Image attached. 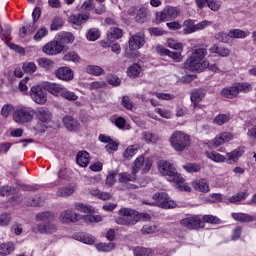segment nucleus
<instances>
[{
	"label": "nucleus",
	"instance_id": "e2e57ef3",
	"mask_svg": "<svg viewBox=\"0 0 256 256\" xmlns=\"http://www.w3.org/2000/svg\"><path fill=\"white\" fill-rule=\"evenodd\" d=\"M114 124L118 127V129H130V126L127 125V120L121 116L115 119Z\"/></svg>",
	"mask_w": 256,
	"mask_h": 256
},
{
	"label": "nucleus",
	"instance_id": "37998d69",
	"mask_svg": "<svg viewBox=\"0 0 256 256\" xmlns=\"http://www.w3.org/2000/svg\"><path fill=\"white\" fill-rule=\"evenodd\" d=\"M206 157H208V159H211V161H214V163H225V156H223L219 152H206Z\"/></svg>",
	"mask_w": 256,
	"mask_h": 256
},
{
	"label": "nucleus",
	"instance_id": "423d86ee",
	"mask_svg": "<svg viewBox=\"0 0 256 256\" xmlns=\"http://www.w3.org/2000/svg\"><path fill=\"white\" fill-rule=\"evenodd\" d=\"M253 91V85L249 82H236L232 86L224 88L221 91L222 97L226 99H235L239 96V93H251Z\"/></svg>",
	"mask_w": 256,
	"mask_h": 256
},
{
	"label": "nucleus",
	"instance_id": "7ed1b4c3",
	"mask_svg": "<svg viewBox=\"0 0 256 256\" xmlns=\"http://www.w3.org/2000/svg\"><path fill=\"white\" fill-rule=\"evenodd\" d=\"M206 56L207 49H195L192 52L191 56L185 61V69H189V71H204V69H207V67H209V62L205 60Z\"/></svg>",
	"mask_w": 256,
	"mask_h": 256
},
{
	"label": "nucleus",
	"instance_id": "13d9d810",
	"mask_svg": "<svg viewBox=\"0 0 256 256\" xmlns=\"http://www.w3.org/2000/svg\"><path fill=\"white\" fill-rule=\"evenodd\" d=\"M63 27V19L61 17H56L52 20V23L50 25L51 31H59Z\"/></svg>",
	"mask_w": 256,
	"mask_h": 256
},
{
	"label": "nucleus",
	"instance_id": "ddd939ff",
	"mask_svg": "<svg viewBox=\"0 0 256 256\" xmlns=\"http://www.w3.org/2000/svg\"><path fill=\"white\" fill-rule=\"evenodd\" d=\"M183 227L186 229H201L203 227V218L200 215L188 216L180 221Z\"/></svg>",
	"mask_w": 256,
	"mask_h": 256
},
{
	"label": "nucleus",
	"instance_id": "4d7b16f0",
	"mask_svg": "<svg viewBox=\"0 0 256 256\" xmlns=\"http://www.w3.org/2000/svg\"><path fill=\"white\" fill-rule=\"evenodd\" d=\"M63 60L73 61V63H79L81 61V57L79 56V54H77V52L71 51L64 55Z\"/></svg>",
	"mask_w": 256,
	"mask_h": 256
},
{
	"label": "nucleus",
	"instance_id": "a211bd4d",
	"mask_svg": "<svg viewBox=\"0 0 256 256\" xmlns=\"http://www.w3.org/2000/svg\"><path fill=\"white\" fill-rule=\"evenodd\" d=\"M156 51L160 55H167L168 57H171L176 63H181L183 61V56H181V51L180 52H173L162 45H157L156 46Z\"/></svg>",
	"mask_w": 256,
	"mask_h": 256
},
{
	"label": "nucleus",
	"instance_id": "c756f323",
	"mask_svg": "<svg viewBox=\"0 0 256 256\" xmlns=\"http://www.w3.org/2000/svg\"><path fill=\"white\" fill-rule=\"evenodd\" d=\"M232 218L240 223H253L255 221L253 216L245 213H232Z\"/></svg>",
	"mask_w": 256,
	"mask_h": 256
},
{
	"label": "nucleus",
	"instance_id": "0e129e2a",
	"mask_svg": "<svg viewBox=\"0 0 256 256\" xmlns=\"http://www.w3.org/2000/svg\"><path fill=\"white\" fill-rule=\"evenodd\" d=\"M100 33L97 28H92L87 33V40L88 41H97L99 39Z\"/></svg>",
	"mask_w": 256,
	"mask_h": 256
},
{
	"label": "nucleus",
	"instance_id": "dca6fc26",
	"mask_svg": "<svg viewBox=\"0 0 256 256\" xmlns=\"http://www.w3.org/2000/svg\"><path fill=\"white\" fill-rule=\"evenodd\" d=\"M34 115L38 121H41V123H49L53 118V114L47 107L37 108L36 111H34Z\"/></svg>",
	"mask_w": 256,
	"mask_h": 256
},
{
	"label": "nucleus",
	"instance_id": "b1692460",
	"mask_svg": "<svg viewBox=\"0 0 256 256\" xmlns=\"http://www.w3.org/2000/svg\"><path fill=\"white\" fill-rule=\"evenodd\" d=\"M91 161V155L87 151H79L76 155V163L79 167H87Z\"/></svg>",
	"mask_w": 256,
	"mask_h": 256
},
{
	"label": "nucleus",
	"instance_id": "c9c22d12",
	"mask_svg": "<svg viewBox=\"0 0 256 256\" xmlns=\"http://www.w3.org/2000/svg\"><path fill=\"white\" fill-rule=\"evenodd\" d=\"M118 181L119 183H130L133 181H137V174H133V172H131V174L127 173V172H122L118 174Z\"/></svg>",
	"mask_w": 256,
	"mask_h": 256
},
{
	"label": "nucleus",
	"instance_id": "473e14b6",
	"mask_svg": "<svg viewBox=\"0 0 256 256\" xmlns=\"http://www.w3.org/2000/svg\"><path fill=\"white\" fill-rule=\"evenodd\" d=\"M89 20V14H75L69 17V21L72 25H83L85 21Z\"/></svg>",
	"mask_w": 256,
	"mask_h": 256
},
{
	"label": "nucleus",
	"instance_id": "5fc2aeb1",
	"mask_svg": "<svg viewBox=\"0 0 256 256\" xmlns=\"http://www.w3.org/2000/svg\"><path fill=\"white\" fill-rule=\"evenodd\" d=\"M142 137L145 143H157V141H159V136L151 132H143Z\"/></svg>",
	"mask_w": 256,
	"mask_h": 256
},
{
	"label": "nucleus",
	"instance_id": "f8f14e48",
	"mask_svg": "<svg viewBox=\"0 0 256 256\" xmlns=\"http://www.w3.org/2000/svg\"><path fill=\"white\" fill-rule=\"evenodd\" d=\"M30 96L37 105H45L47 103V90L39 85L33 86L30 90Z\"/></svg>",
	"mask_w": 256,
	"mask_h": 256
},
{
	"label": "nucleus",
	"instance_id": "f3484780",
	"mask_svg": "<svg viewBox=\"0 0 256 256\" xmlns=\"http://www.w3.org/2000/svg\"><path fill=\"white\" fill-rule=\"evenodd\" d=\"M245 155V150L243 148H236L235 150L229 152L225 156V162L228 165H235L239 161L240 157Z\"/></svg>",
	"mask_w": 256,
	"mask_h": 256
},
{
	"label": "nucleus",
	"instance_id": "6e6d98bb",
	"mask_svg": "<svg viewBox=\"0 0 256 256\" xmlns=\"http://www.w3.org/2000/svg\"><path fill=\"white\" fill-rule=\"evenodd\" d=\"M134 19L137 23H145V19H147V10L145 8L137 10Z\"/></svg>",
	"mask_w": 256,
	"mask_h": 256
},
{
	"label": "nucleus",
	"instance_id": "4468645a",
	"mask_svg": "<svg viewBox=\"0 0 256 256\" xmlns=\"http://www.w3.org/2000/svg\"><path fill=\"white\" fill-rule=\"evenodd\" d=\"M128 43L129 49H131V51H137L138 49H141V47L145 45V33L138 32L132 35Z\"/></svg>",
	"mask_w": 256,
	"mask_h": 256
},
{
	"label": "nucleus",
	"instance_id": "cd10ccee",
	"mask_svg": "<svg viewBox=\"0 0 256 256\" xmlns=\"http://www.w3.org/2000/svg\"><path fill=\"white\" fill-rule=\"evenodd\" d=\"M0 38L2 41H6V45H9V41H11V26L9 24L0 25Z\"/></svg>",
	"mask_w": 256,
	"mask_h": 256
},
{
	"label": "nucleus",
	"instance_id": "3c124183",
	"mask_svg": "<svg viewBox=\"0 0 256 256\" xmlns=\"http://www.w3.org/2000/svg\"><path fill=\"white\" fill-rule=\"evenodd\" d=\"M167 45L170 49H174V51H183V43L178 42L177 40L173 38H169L167 40Z\"/></svg>",
	"mask_w": 256,
	"mask_h": 256
},
{
	"label": "nucleus",
	"instance_id": "de8ad7c7",
	"mask_svg": "<svg viewBox=\"0 0 256 256\" xmlns=\"http://www.w3.org/2000/svg\"><path fill=\"white\" fill-rule=\"evenodd\" d=\"M22 69L24 73H28V75H33L37 71V64L35 62H24L22 65Z\"/></svg>",
	"mask_w": 256,
	"mask_h": 256
},
{
	"label": "nucleus",
	"instance_id": "393cba45",
	"mask_svg": "<svg viewBox=\"0 0 256 256\" xmlns=\"http://www.w3.org/2000/svg\"><path fill=\"white\" fill-rule=\"evenodd\" d=\"M75 41V36L71 32H62L58 35V45H69Z\"/></svg>",
	"mask_w": 256,
	"mask_h": 256
},
{
	"label": "nucleus",
	"instance_id": "6e6552de",
	"mask_svg": "<svg viewBox=\"0 0 256 256\" xmlns=\"http://www.w3.org/2000/svg\"><path fill=\"white\" fill-rule=\"evenodd\" d=\"M33 115H35V110L26 106H18L13 112V121L18 123V125H25L29 121H33Z\"/></svg>",
	"mask_w": 256,
	"mask_h": 256
},
{
	"label": "nucleus",
	"instance_id": "f03ea898",
	"mask_svg": "<svg viewBox=\"0 0 256 256\" xmlns=\"http://www.w3.org/2000/svg\"><path fill=\"white\" fill-rule=\"evenodd\" d=\"M36 221H39L40 223L33 227L34 233H40L41 235H53V233L57 231V225L53 223L55 221V213L51 211L36 214Z\"/></svg>",
	"mask_w": 256,
	"mask_h": 256
},
{
	"label": "nucleus",
	"instance_id": "bf43d9fd",
	"mask_svg": "<svg viewBox=\"0 0 256 256\" xmlns=\"http://www.w3.org/2000/svg\"><path fill=\"white\" fill-rule=\"evenodd\" d=\"M49 35V30L46 27H41L34 35V41H41Z\"/></svg>",
	"mask_w": 256,
	"mask_h": 256
},
{
	"label": "nucleus",
	"instance_id": "6ab92c4d",
	"mask_svg": "<svg viewBox=\"0 0 256 256\" xmlns=\"http://www.w3.org/2000/svg\"><path fill=\"white\" fill-rule=\"evenodd\" d=\"M99 141H101V143H107V145L105 146V149L106 151H108V153H115V151L119 149V143L115 142L114 140H112L111 137L105 134L99 135Z\"/></svg>",
	"mask_w": 256,
	"mask_h": 256
},
{
	"label": "nucleus",
	"instance_id": "4c0bfd02",
	"mask_svg": "<svg viewBox=\"0 0 256 256\" xmlns=\"http://www.w3.org/2000/svg\"><path fill=\"white\" fill-rule=\"evenodd\" d=\"M13 251H15V244H13L12 242L0 244V255L2 256L11 255Z\"/></svg>",
	"mask_w": 256,
	"mask_h": 256
},
{
	"label": "nucleus",
	"instance_id": "e433bc0d",
	"mask_svg": "<svg viewBox=\"0 0 256 256\" xmlns=\"http://www.w3.org/2000/svg\"><path fill=\"white\" fill-rule=\"evenodd\" d=\"M141 66L137 63L132 64L131 66L128 67L127 69V75L128 77H131L132 79H135L141 75Z\"/></svg>",
	"mask_w": 256,
	"mask_h": 256
},
{
	"label": "nucleus",
	"instance_id": "a18cd8bd",
	"mask_svg": "<svg viewBox=\"0 0 256 256\" xmlns=\"http://www.w3.org/2000/svg\"><path fill=\"white\" fill-rule=\"evenodd\" d=\"M96 249L98 251H102L103 253H109V251H113L115 249V244L113 242H109V243L100 242L96 244Z\"/></svg>",
	"mask_w": 256,
	"mask_h": 256
},
{
	"label": "nucleus",
	"instance_id": "f257e3e1",
	"mask_svg": "<svg viewBox=\"0 0 256 256\" xmlns=\"http://www.w3.org/2000/svg\"><path fill=\"white\" fill-rule=\"evenodd\" d=\"M158 169L161 175H164L167 178V181L176 183V187L179 191H186L187 193L191 192V187L185 183V179L177 173V170H175V167H173L171 163L166 160H161L158 162Z\"/></svg>",
	"mask_w": 256,
	"mask_h": 256
},
{
	"label": "nucleus",
	"instance_id": "5701e85b",
	"mask_svg": "<svg viewBox=\"0 0 256 256\" xmlns=\"http://www.w3.org/2000/svg\"><path fill=\"white\" fill-rule=\"evenodd\" d=\"M63 85L57 84V83H51L48 82L45 84V90L50 93V95H53L54 97H59L63 93Z\"/></svg>",
	"mask_w": 256,
	"mask_h": 256
},
{
	"label": "nucleus",
	"instance_id": "c03bdc74",
	"mask_svg": "<svg viewBox=\"0 0 256 256\" xmlns=\"http://www.w3.org/2000/svg\"><path fill=\"white\" fill-rule=\"evenodd\" d=\"M15 193H17V189L13 186H0L1 197H11V195H15Z\"/></svg>",
	"mask_w": 256,
	"mask_h": 256
},
{
	"label": "nucleus",
	"instance_id": "9b49d317",
	"mask_svg": "<svg viewBox=\"0 0 256 256\" xmlns=\"http://www.w3.org/2000/svg\"><path fill=\"white\" fill-rule=\"evenodd\" d=\"M180 14L181 11H179V8L168 6L165 7L161 12L156 13V19L159 21V23L163 21H171V19H177Z\"/></svg>",
	"mask_w": 256,
	"mask_h": 256
},
{
	"label": "nucleus",
	"instance_id": "9d476101",
	"mask_svg": "<svg viewBox=\"0 0 256 256\" xmlns=\"http://www.w3.org/2000/svg\"><path fill=\"white\" fill-rule=\"evenodd\" d=\"M151 167H153V160L151 158H145V155H140L133 162L131 168L132 175H137L140 171L143 174L149 173Z\"/></svg>",
	"mask_w": 256,
	"mask_h": 256
},
{
	"label": "nucleus",
	"instance_id": "a878e982",
	"mask_svg": "<svg viewBox=\"0 0 256 256\" xmlns=\"http://www.w3.org/2000/svg\"><path fill=\"white\" fill-rule=\"evenodd\" d=\"M205 97V94L203 93V90H194L191 93V101H192V107L193 109H197L199 107V103L203 101V98Z\"/></svg>",
	"mask_w": 256,
	"mask_h": 256
},
{
	"label": "nucleus",
	"instance_id": "8fccbe9b",
	"mask_svg": "<svg viewBox=\"0 0 256 256\" xmlns=\"http://www.w3.org/2000/svg\"><path fill=\"white\" fill-rule=\"evenodd\" d=\"M231 120V115L229 114H218L214 118L215 125H225V123H229Z\"/></svg>",
	"mask_w": 256,
	"mask_h": 256
},
{
	"label": "nucleus",
	"instance_id": "680f3d73",
	"mask_svg": "<svg viewBox=\"0 0 256 256\" xmlns=\"http://www.w3.org/2000/svg\"><path fill=\"white\" fill-rule=\"evenodd\" d=\"M183 167L188 173H199L201 171V165L195 163H188Z\"/></svg>",
	"mask_w": 256,
	"mask_h": 256
},
{
	"label": "nucleus",
	"instance_id": "f704fd0d",
	"mask_svg": "<svg viewBox=\"0 0 256 256\" xmlns=\"http://www.w3.org/2000/svg\"><path fill=\"white\" fill-rule=\"evenodd\" d=\"M137 151H139L137 145L128 146L123 152L124 161H131L137 155Z\"/></svg>",
	"mask_w": 256,
	"mask_h": 256
},
{
	"label": "nucleus",
	"instance_id": "4be33fe9",
	"mask_svg": "<svg viewBox=\"0 0 256 256\" xmlns=\"http://www.w3.org/2000/svg\"><path fill=\"white\" fill-rule=\"evenodd\" d=\"M63 124L68 129V131H79L81 124L72 116H65L63 118Z\"/></svg>",
	"mask_w": 256,
	"mask_h": 256
},
{
	"label": "nucleus",
	"instance_id": "2eb2a0df",
	"mask_svg": "<svg viewBox=\"0 0 256 256\" xmlns=\"http://www.w3.org/2000/svg\"><path fill=\"white\" fill-rule=\"evenodd\" d=\"M65 49L64 45H61L56 41H50L46 45L43 46L42 51L46 55H59V53H63Z\"/></svg>",
	"mask_w": 256,
	"mask_h": 256
},
{
	"label": "nucleus",
	"instance_id": "bb28decb",
	"mask_svg": "<svg viewBox=\"0 0 256 256\" xmlns=\"http://www.w3.org/2000/svg\"><path fill=\"white\" fill-rule=\"evenodd\" d=\"M156 233H165V230L158 225H145L142 228L143 235H155Z\"/></svg>",
	"mask_w": 256,
	"mask_h": 256
},
{
	"label": "nucleus",
	"instance_id": "58836bf2",
	"mask_svg": "<svg viewBox=\"0 0 256 256\" xmlns=\"http://www.w3.org/2000/svg\"><path fill=\"white\" fill-rule=\"evenodd\" d=\"M33 33H35V23L22 26L19 30V35L22 37V39L27 37V35H33Z\"/></svg>",
	"mask_w": 256,
	"mask_h": 256
},
{
	"label": "nucleus",
	"instance_id": "20e7f679",
	"mask_svg": "<svg viewBox=\"0 0 256 256\" xmlns=\"http://www.w3.org/2000/svg\"><path fill=\"white\" fill-rule=\"evenodd\" d=\"M81 219L85 223H99L103 221L101 215L81 216L80 214L75 213L72 209L64 210L59 215V221H61V223H65L66 225H69V223H77L78 221H81Z\"/></svg>",
	"mask_w": 256,
	"mask_h": 256
},
{
	"label": "nucleus",
	"instance_id": "338daca9",
	"mask_svg": "<svg viewBox=\"0 0 256 256\" xmlns=\"http://www.w3.org/2000/svg\"><path fill=\"white\" fill-rule=\"evenodd\" d=\"M11 223V214L3 213L0 215V227H6Z\"/></svg>",
	"mask_w": 256,
	"mask_h": 256
},
{
	"label": "nucleus",
	"instance_id": "0eeeda50",
	"mask_svg": "<svg viewBox=\"0 0 256 256\" xmlns=\"http://www.w3.org/2000/svg\"><path fill=\"white\" fill-rule=\"evenodd\" d=\"M116 218L117 225H135L139 221V212L131 208H121Z\"/></svg>",
	"mask_w": 256,
	"mask_h": 256
},
{
	"label": "nucleus",
	"instance_id": "864d4df0",
	"mask_svg": "<svg viewBox=\"0 0 256 256\" xmlns=\"http://www.w3.org/2000/svg\"><path fill=\"white\" fill-rule=\"evenodd\" d=\"M75 210L79 211L80 213H95V208L85 205L83 203H76Z\"/></svg>",
	"mask_w": 256,
	"mask_h": 256
},
{
	"label": "nucleus",
	"instance_id": "7c9ffc66",
	"mask_svg": "<svg viewBox=\"0 0 256 256\" xmlns=\"http://www.w3.org/2000/svg\"><path fill=\"white\" fill-rule=\"evenodd\" d=\"M209 52L217 53V55H219L220 57H229V55H231V50H229V48L224 46H217V45H213L209 49Z\"/></svg>",
	"mask_w": 256,
	"mask_h": 256
},
{
	"label": "nucleus",
	"instance_id": "79ce46f5",
	"mask_svg": "<svg viewBox=\"0 0 256 256\" xmlns=\"http://www.w3.org/2000/svg\"><path fill=\"white\" fill-rule=\"evenodd\" d=\"M75 193V187L73 186H66L59 188L56 192L57 197H69Z\"/></svg>",
	"mask_w": 256,
	"mask_h": 256
},
{
	"label": "nucleus",
	"instance_id": "72a5a7b5",
	"mask_svg": "<svg viewBox=\"0 0 256 256\" xmlns=\"http://www.w3.org/2000/svg\"><path fill=\"white\" fill-rule=\"evenodd\" d=\"M183 27H184L183 29L184 35H191V33L197 32L195 20H192V19L185 20L183 22Z\"/></svg>",
	"mask_w": 256,
	"mask_h": 256
},
{
	"label": "nucleus",
	"instance_id": "a19ab883",
	"mask_svg": "<svg viewBox=\"0 0 256 256\" xmlns=\"http://www.w3.org/2000/svg\"><path fill=\"white\" fill-rule=\"evenodd\" d=\"M247 197H249V192H247V190H245L243 192L234 194L233 196H231L228 199V201H229V203H239L241 201H245V199H247Z\"/></svg>",
	"mask_w": 256,
	"mask_h": 256
},
{
	"label": "nucleus",
	"instance_id": "09e8293b",
	"mask_svg": "<svg viewBox=\"0 0 256 256\" xmlns=\"http://www.w3.org/2000/svg\"><path fill=\"white\" fill-rule=\"evenodd\" d=\"M60 96L62 99H66V101H77V99H79V96H77L75 92H71L65 88H63Z\"/></svg>",
	"mask_w": 256,
	"mask_h": 256
},
{
	"label": "nucleus",
	"instance_id": "052dcab7",
	"mask_svg": "<svg viewBox=\"0 0 256 256\" xmlns=\"http://www.w3.org/2000/svg\"><path fill=\"white\" fill-rule=\"evenodd\" d=\"M87 73H89L90 75L99 76L103 75L105 73V70H103V68L99 66H88Z\"/></svg>",
	"mask_w": 256,
	"mask_h": 256
},
{
	"label": "nucleus",
	"instance_id": "ea45409f",
	"mask_svg": "<svg viewBox=\"0 0 256 256\" xmlns=\"http://www.w3.org/2000/svg\"><path fill=\"white\" fill-rule=\"evenodd\" d=\"M37 63L39 67H42V69H45L46 71H51V69L55 67V62L48 58H38Z\"/></svg>",
	"mask_w": 256,
	"mask_h": 256
},
{
	"label": "nucleus",
	"instance_id": "2f4dec72",
	"mask_svg": "<svg viewBox=\"0 0 256 256\" xmlns=\"http://www.w3.org/2000/svg\"><path fill=\"white\" fill-rule=\"evenodd\" d=\"M193 188L201 193H209V183L205 179H200L192 183Z\"/></svg>",
	"mask_w": 256,
	"mask_h": 256
},
{
	"label": "nucleus",
	"instance_id": "1a4fd4ad",
	"mask_svg": "<svg viewBox=\"0 0 256 256\" xmlns=\"http://www.w3.org/2000/svg\"><path fill=\"white\" fill-rule=\"evenodd\" d=\"M153 199L155 202H147L144 201L145 205H156L157 207H161V209H175L177 204L175 201L171 200L169 195L165 192L156 193L153 195Z\"/></svg>",
	"mask_w": 256,
	"mask_h": 256
},
{
	"label": "nucleus",
	"instance_id": "39448f33",
	"mask_svg": "<svg viewBox=\"0 0 256 256\" xmlns=\"http://www.w3.org/2000/svg\"><path fill=\"white\" fill-rule=\"evenodd\" d=\"M169 142L175 151L183 152L191 147V136L183 131L175 130L170 136Z\"/></svg>",
	"mask_w": 256,
	"mask_h": 256
},
{
	"label": "nucleus",
	"instance_id": "774afa93",
	"mask_svg": "<svg viewBox=\"0 0 256 256\" xmlns=\"http://www.w3.org/2000/svg\"><path fill=\"white\" fill-rule=\"evenodd\" d=\"M203 223H212L213 225H217L219 223V218L213 215H204L202 216Z\"/></svg>",
	"mask_w": 256,
	"mask_h": 256
},
{
	"label": "nucleus",
	"instance_id": "412c9836",
	"mask_svg": "<svg viewBox=\"0 0 256 256\" xmlns=\"http://www.w3.org/2000/svg\"><path fill=\"white\" fill-rule=\"evenodd\" d=\"M229 141H233V133L222 132L214 138L213 145L214 147H219L221 145H225V143H229Z\"/></svg>",
	"mask_w": 256,
	"mask_h": 256
},
{
	"label": "nucleus",
	"instance_id": "aec40b11",
	"mask_svg": "<svg viewBox=\"0 0 256 256\" xmlns=\"http://www.w3.org/2000/svg\"><path fill=\"white\" fill-rule=\"evenodd\" d=\"M55 75L57 79L61 81H71L73 80V70L69 67H60L56 70Z\"/></svg>",
	"mask_w": 256,
	"mask_h": 256
},
{
	"label": "nucleus",
	"instance_id": "69168bd1",
	"mask_svg": "<svg viewBox=\"0 0 256 256\" xmlns=\"http://www.w3.org/2000/svg\"><path fill=\"white\" fill-rule=\"evenodd\" d=\"M215 39H217V41H221L222 43H229V40L231 39L230 32L229 33L218 32L215 35Z\"/></svg>",
	"mask_w": 256,
	"mask_h": 256
},
{
	"label": "nucleus",
	"instance_id": "603ef678",
	"mask_svg": "<svg viewBox=\"0 0 256 256\" xmlns=\"http://www.w3.org/2000/svg\"><path fill=\"white\" fill-rule=\"evenodd\" d=\"M134 256H153V250L150 248L136 247L134 249Z\"/></svg>",
	"mask_w": 256,
	"mask_h": 256
},
{
	"label": "nucleus",
	"instance_id": "c85d7f7f",
	"mask_svg": "<svg viewBox=\"0 0 256 256\" xmlns=\"http://www.w3.org/2000/svg\"><path fill=\"white\" fill-rule=\"evenodd\" d=\"M123 37V30L121 28L112 27L107 32L108 41H117V39H121Z\"/></svg>",
	"mask_w": 256,
	"mask_h": 256
},
{
	"label": "nucleus",
	"instance_id": "49530a36",
	"mask_svg": "<svg viewBox=\"0 0 256 256\" xmlns=\"http://www.w3.org/2000/svg\"><path fill=\"white\" fill-rule=\"evenodd\" d=\"M248 35L249 32L240 29L230 30V39H245V37H248Z\"/></svg>",
	"mask_w": 256,
	"mask_h": 256
}]
</instances>
